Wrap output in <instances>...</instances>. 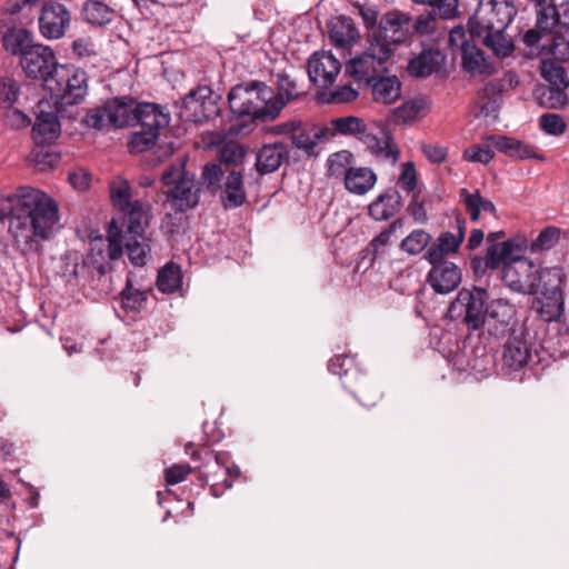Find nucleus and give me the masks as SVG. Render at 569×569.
<instances>
[{
  "label": "nucleus",
  "instance_id": "nucleus-1",
  "mask_svg": "<svg viewBox=\"0 0 569 569\" xmlns=\"http://www.w3.org/2000/svg\"><path fill=\"white\" fill-rule=\"evenodd\" d=\"M0 220L8 222V232L17 246H32L49 240L59 229V208L46 192L19 187L0 200Z\"/></svg>",
  "mask_w": 569,
  "mask_h": 569
},
{
  "label": "nucleus",
  "instance_id": "nucleus-2",
  "mask_svg": "<svg viewBox=\"0 0 569 569\" xmlns=\"http://www.w3.org/2000/svg\"><path fill=\"white\" fill-rule=\"evenodd\" d=\"M517 14L512 0H480L475 13L469 18L468 28L472 37L501 58L510 56L515 49L507 28Z\"/></svg>",
  "mask_w": 569,
  "mask_h": 569
},
{
  "label": "nucleus",
  "instance_id": "nucleus-3",
  "mask_svg": "<svg viewBox=\"0 0 569 569\" xmlns=\"http://www.w3.org/2000/svg\"><path fill=\"white\" fill-rule=\"evenodd\" d=\"M274 91L260 81L237 84L228 94L231 112L238 118L273 120L281 112V102H272Z\"/></svg>",
  "mask_w": 569,
  "mask_h": 569
},
{
  "label": "nucleus",
  "instance_id": "nucleus-4",
  "mask_svg": "<svg viewBox=\"0 0 569 569\" xmlns=\"http://www.w3.org/2000/svg\"><path fill=\"white\" fill-rule=\"evenodd\" d=\"M201 178L210 191L218 193L226 210L241 207L247 201L243 174L237 170H223L221 163H208Z\"/></svg>",
  "mask_w": 569,
  "mask_h": 569
},
{
  "label": "nucleus",
  "instance_id": "nucleus-5",
  "mask_svg": "<svg viewBox=\"0 0 569 569\" xmlns=\"http://www.w3.org/2000/svg\"><path fill=\"white\" fill-rule=\"evenodd\" d=\"M121 211L128 218L127 232L123 234L116 219H112L107 231L108 249H144V247H149L144 243V229L149 223V213L141 201H132L126 210Z\"/></svg>",
  "mask_w": 569,
  "mask_h": 569
},
{
  "label": "nucleus",
  "instance_id": "nucleus-6",
  "mask_svg": "<svg viewBox=\"0 0 569 569\" xmlns=\"http://www.w3.org/2000/svg\"><path fill=\"white\" fill-rule=\"evenodd\" d=\"M392 50L380 41H369V46L360 53L350 58L345 64V74L352 78L359 86H369L376 78L385 74Z\"/></svg>",
  "mask_w": 569,
  "mask_h": 569
},
{
  "label": "nucleus",
  "instance_id": "nucleus-7",
  "mask_svg": "<svg viewBox=\"0 0 569 569\" xmlns=\"http://www.w3.org/2000/svg\"><path fill=\"white\" fill-rule=\"evenodd\" d=\"M184 160L172 163L161 176L164 193L171 207L184 211L199 202L200 188L193 174L184 170Z\"/></svg>",
  "mask_w": 569,
  "mask_h": 569
},
{
  "label": "nucleus",
  "instance_id": "nucleus-8",
  "mask_svg": "<svg viewBox=\"0 0 569 569\" xmlns=\"http://www.w3.org/2000/svg\"><path fill=\"white\" fill-rule=\"evenodd\" d=\"M46 89L56 102L79 103L88 91L87 73L72 64H58L56 71L46 80Z\"/></svg>",
  "mask_w": 569,
  "mask_h": 569
},
{
  "label": "nucleus",
  "instance_id": "nucleus-9",
  "mask_svg": "<svg viewBox=\"0 0 569 569\" xmlns=\"http://www.w3.org/2000/svg\"><path fill=\"white\" fill-rule=\"evenodd\" d=\"M348 358L346 356H336L330 359L328 369L333 375H338L342 380L343 387L351 392L357 400L365 407H373L382 398L380 388L367 375L356 368H346Z\"/></svg>",
  "mask_w": 569,
  "mask_h": 569
},
{
  "label": "nucleus",
  "instance_id": "nucleus-10",
  "mask_svg": "<svg viewBox=\"0 0 569 569\" xmlns=\"http://www.w3.org/2000/svg\"><path fill=\"white\" fill-rule=\"evenodd\" d=\"M488 299L487 291L481 288L473 290L462 289L450 303L447 316L452 321L465 325L469 331H476L485 327V305Z\"/></svg>",
  "mask_w": 569,
  "mask_h": 569
},
{
  "label": "nucleus",
  "instance_id": "nucleus-11",
  "mask_svg": "<svg viewBox=\"0 0 569 569\" xmlns=\"http://www.w3.org/2000/svg\"><path fill=\"white\" fill-rule=\"evenodd\" d=\"M502 280L508 288L520 293H536L538 268L516 251H500Z\"/></svg>",
  "mask_w": 569,
  "mask_h": 569
},
{
  "label": "nucleus",
  "instance_id": "nucleus-12",
  "mask_svg": "<svg viewBox=\"0 0 569 569\" xmlns=\"http://www.w3.org/2000/svg\"><path fill=\"white\" fill-rule=\"evenodd\" d=\"M239 473L238 468L231 466L229 453L206 449L199 479L209 486L213 497L219 498L227 489L231 488Z\"/></svg>",
  "mask_w": 569,
  "mask_h": 569
},
{
  "label": "nucleus",
  "instance_id": "nucleus-13",
  "mask_svg": "<svg viewBox=\"0 0 569 569\" xmlns=\"http://www.w3.org/2000/svg\"><path fill=\"white\" fill-rule=\"evenodd\" d=\"M458 251H427L425 258L431 264L427 281L435 292L447 295L458 288L462 274L452 260Z\"/></svg>",
  "mask_w": 569,
  "mask_h": 569
},
{
  "label": "nucleus",
  "instance_id": "nucleus-14",
  "mask_svg": "<svg viewBox=\"0 0 569 569\" xmlns=\"http://www.w3.org/2000/svg\"><path fill=\"white\" fill-rule=\"evenodd\" d=\"M450 48L460 50L465 71L471 76H490L495 67L490 59L476 44L466 40L463 28H453L449 33Z\"/></svg>",
  "mask_w": 569,
  "mask_h": 569
},
{
  "label": "nucleus",
  "instance_id": "nucleus-15",
  "mask_svg": "<svg viewBox=\"0 0 569 569\" xmlns=\"http://www.w3.org/2000/svg\"><path fill=\"white\" fill-rule=\"evenodd\" d=\"M20 66L28 78L41 80L46 87V80L53 74L58 62L51 48L36 44L24 52L23 58L20 59Z\"/></svg>",
  "mask_w": 569,
  "mask_h": 569
},
{
  "label": "nucleus",
  "instance_id": "nucleus-16",
  "mask_svg": "<svg viewBox=\"0 0 569 569\" xmlns=\"http://www.w3.org/2000/svg\"><path fill=\"white\" fill-rule=\"evenodd\" d=\"M341 68V62L330 51H316L307 64L310 81L319 88L332 86Z\"/></svg>",
  "mask_w": 569,
  "mask_h": 569
},
{
  "label": "nucleus",
  "instance_id": "nucleus-17",
  "mask_svg": "<svg viewBox=\"0 0 569 569\" xmlns=\"http://www.w3.org/2000/svg\"><path fill=\"white\" fill-rule=\"evenodd\" d=\"M411 17L402 11L392 10L381 17L378 34L373 41L386 43L389 48L391 44L401 43L406 40L409 30Z\"/></svg>",
  "mask_w": 569,
  "mask_h": 569
},
{
  "label": "nucleus",
  "instance_id": "nucleus-18",
  "mask_svg": "<svg viewBox=\"0 0 569 569\" xmlns=\"http://www.w3.org/2000/svg\"><path fill=\"white\" fill-rule=\"evenodd\" d=\"M70 23V13L68 9L58 2L47 3L39 18V28L43 37L48 39H59L64 33Z\"/></svg>",
  "mask_w": 569,
  "mask_h": 569
},
{
  "label": "nucleus",
  "instance_id": "nucleus-19",
  "mask_svg": "<svg viewBox=\"0 0 569 569\" xmlns=\"http://www.w3.org/2000/svg\"><path fill=\"white\" fill-rule=\"evenodd\" d=\"M50 108L49 102L39 101L37 104L36 122L32 127V137L37 144L53 142L60 134V122L57 113Z\"/></svg>",
  "mask_w": 569,
  "mask_h": 569
},
{
  "label": "nucleus",
  "instance_id": "nucleus-20",
  "mask_svg": "<svg viewBox=\"0 0 569 569\" xmlns=\"http://www.w3.org/2000/svg\"><path fill=\"white\" fill-rule=\"evenodd\" d=\"M365 149L378 159L396 163L400 151L390 131L380 130L378 133L367 132L360 138Z\"/></svg>",
  "mask_w": 569,
  "mask_h": 569
},
{
  "label": "nucleus",
  "instance_id": "nucleus-21",
  "mask_svg": "<svg viewBox=\"0 0 569 569\" xmlns=\"http://www.w3.org/2000/svg\"><path fill=\"white\" fill-rule=\"evenodd\" d=\"M531 357V348L526 340L522 330H512L505 343L502 362L510 370L517 371L523 368Z\"/></svg>",
  "mask_w": 569,
  "mask_h": 569
},
{
  "label": "nucleus",
  "instance_id": "nucleus-22",
  "mask_svg": "<svg viewBox=\"0 0 569 569\" xmlns=\"http://www.w3.org/2000/svg\"><path fill=\"white\" fill-rule=\"evenodd\" d=\"M170 123V113L164 107L159 104L143 102L136 106L134 126L160 134V130L167 128Z\"/></svg>",
  "mask_w": 569,
  "mask_h": 569
},
{
  "label": "nucleus",
  "instance_id": "nucleus-23",
  "mask_svg": "<svg viewBox=\"0 0 569 569\" xmlns=\"http://www.w3.org/2000/svg\"><path fill=\"white\" fill-rule=\"evenodd\" d=\"M431 109V100L416 96L391 110L390 120L396 124H407L423 119Z\"/></svg>",
  "mask_w": 569,
  "mask_h": 569
},
{
  "label": "nucleus",
  "instance_id": "nucleus-24",
  "mask_svg": "<svg viewBox=\"0 0 569 569\" xmlns=\"http://www.w3.org/2000/svg\"><path fill=\"white\" fill-rule=\"evenodd\" d=\"M516 315L515 307L502 300H493L486 310V323L490 335L499 336L503 335Z\"/></svg>",
  "mask_w": 569,
  "mask_h": 569
},
{
  "label": "nucleus",
  "instance_id": "nucleus-25",
  "mask_svg": "<svg viewBox=\"0 0 569 569\" xmlns=\"http://www.w3.org/2000/svg\"><path fill=\"white\" fill-rule=\"evenodd\" d=\"M289 150L283 142L263 144L256 156V169L260 174L277 171L288 157Z\"/></svg>",
  "mask_w": 569,
  "mask_h": 569
},
{
  "label": "nucleus",
  "instance_id": "nucleus-26",
  "mask_svg": "<svg viewBox=\"0 0 569 569\" xmlns=\"http://www.w3.org/2000/svg\"><path fill=\"white\" fill-rule=\"evenodd\" d=\"M445 61L446 57L439 50H425L410 59L407 71L412 77L426 78L439 72Z\"/></svg>",
  "mask_w": 569,
  "mask_h": 569
},
{
  "label": "nucleus",
  "instance_id": "nucleus-27",
  "mask_svg": "<svg viewBox=\"0 0 569 569\" xmlns=\"http://www.w3.org/2000/svg\"><path fill=\"white\" fill-rule=\"evenodd\" d=\"M359 36V30L351 18L339 16L331 20L329 37L335 47L349 48L356 43Z\"/></svg>",
  "mask_w": 569,
  "mask_h": 569
},
{
  "label": "nucleus",
  "instance_id": "nucleus-28",
  "mask_svg": "<svg viewBox=\"0 0 569 569\" xmlns=\"http://www.w3.org/2000/svg\"><path fill=\"white\" fill-rule=\"evenodd\" d=\"M369 86L372 99L377 103L391 104L401 96V82L396 76L381 74Z\"/></svg>",
  "mask_w": 569,
  "mask_h": 569
},
{
  "label": "nucleus",
  "instance_id": "nucleus-29",
  "mask_svg": "<svg viewBox=\"0 0 569 569\" xmlns=\"http://www.w3.org/2000/svg\"><path fill=\"white\" fill-rule=\"evenodd\" d=\"M377 183V174L368 167H355L349 169L345 187L353 194L363 196Z\"/></svg>",
  "mask_w": 569,
  "mask_h": 569
},
{
  "label": "nucleus",
  "instance_id": "nucleus-30",
  "mask_svg": "<svg viewBox=\"0 0 569 569\" xmlns=\"http://www.w3.org/2000/svg\"><path fill=\"white\" fill-rule=\"evenodd\" d=\"M401 207V196L395 189H388L370 203L369 214L378 221L387 220L395 216Z\"/></svg>",
  "mask_w": 569,
  "mask_h": 569
},
{
  "label": "nucleus",
  "instance_id": "nucleus-31",
  "mask_svg": "<svg viewBox=\"0 0 569 569\" xmlns=\"http://www.w3.org/2000/svg\"><path fill=\"white\" fill-rule=\"evenodd\" d=\"M136 103L132 99L120 100L114 99L107 102L109 111V121L113 128H123L134 126L136 121Z\"/></svg>",
  "mask_w": 569,
  "mask_h": 569
},
{
  "label": "nucleus",
  "instance_id": "nucleus-32",
  "mask_svg": "<svg viewBox=\"0 0 569 569\" xmlns=\"http://www.w3.org/2000/svg\"><path fill=\"white\" fill-rule=\"evenodd\" d=\"M183 274L179 264L170 261L158 271L156 286L161 293L172 295L182 289Z\"/></svg>",
  "mask_w": 569,
  "mask_h": 569
},
{
  "label": "nucleus",
  "instance_id": "nucleus-33",
  "mask_svg": "<svg viewBox=\"0 0 569 569\" xmlns=\"http://www.w3.org/2000/svg\"><path fill=\"white\" fill-rule=\"evenodd\" d=\"M493 148L501 153L517 159L535 158V150L527 143L506 136H492L489 138Z\"/></svg>",
  "mask_w": 569,
  "mask_h": 569
},
{
  "label": "nucleus",
  "instance_id": "nucleus-34",
  "mask_svg": "<svg viewBox=\"0 0 569 569\" xmlns=\"http://www.w3.org/2000/svg\"><path fill=\"white\" fill-rule=\"evenodd\" d=\"M123 251H89L83 260V269L103 276L111 271V261L122 257Z\"/></svg>",
  "mask_w": 569,
  "mask_h": 569
},
{
  "label": "nucleus",
  "instance_id": "nucleus-35",
  "mask_svg": "<svg viewBox=\"0 0 569 569\" xmlns=\"http://www.w3.org/2000/svg\"><path fill=\"white\" fill-rule=\"evenodd\" d=\"M565 272L560 267L538 269L536 292L562 293Z\"/></svg>",
  "mask_w": 569,
  "mask_h": 569
},
{
  "label": "nucleus",
  "instance_id": "nucleus-36",
  "mask_svg": "<svg viewBox=\"0 0 569 569\" xmlns=\"http://www.w3.org/2000/svg\"><path fill=\"white\" fill-rule=\"evenodd\" d=\"M36 44L32 41V33L26 29H14L8 31L3 37L4 49L14 54L23 58L24 52Z\"/></svg>",
  "mask_w": 569,
  "mask_h": 569
},
{
  "label": "nucleus",
  "instance_id": "nucleus-37",
  "mask_svg": "<svg viewBox=\"0 0 569 569\" xmlns=\"http://www.w3.org/2000/svg\"><path fill=\"white\" fill-rule=\"evenodd\" d=\"M198 97L201 100V109L194 116L196 123H201L209 119L216 118L220 113V97L207 86L198 87Z\"/></svg>",
  "mask_w": 569,
  "mask_h": 569
},
{
  "label": "nucleus",
  "instance_id": "nucleus-38",
  "mask_svg": "<svg viewBox=\"0 0 569 569\" xmlns=\"http://www.w3.org/2000/svg\"><path fill=\"white\" fill-rule=\"evenodd\" d=\"M540 293L541 297L538 299V312L540 317L547 322L559 320L563 312L562 293Z\"/></svg>",
  "mask_w": 569,
  "mask_h": 569
},
{
  "label": "nucleus",
  "instance_id": "nucleus-39",
  "mask_svg": "<svg viewBox=\"0 0 569 569\" xmlns=\"http://www.w3.org/2000/svg\"><path fill=\"white\" fill-rule=\"evenodd\" d=\"M84 20L93 26H104L112 21L114 11L98 0H88L82 8Z\"/></svg>",
  "mask_w": 569,
  "mask_h": 569
},
{
  "label": "nucleus",
  "instance_id": "nucleus-40",
  "mask_svg": "<svg viewBox=\"0 0 569 569\" xmlns=\"http://www.w3.org/2000/svg\"><path fill=\"white\" fill-rule=\"evenodd\" d=\"M540 73L541 77L557 91H563L569 87V80L563 67L555 60H542Z\"/></svg>",
  "mask_w": 569,
  "mask_h": 569
},
{
  "label": "nucleus",
  "instance_id": "nucleus-41",
  "mask_svg": "<svg viewBox=\"0 0 569 569\" xmlns=\"http://www.w3.org/2000/svg\"><path fill=\"white\" fill-rule=\"evenodd\" d=\"M460 198L463 201L467 211L470 213L471 220L473 221L479 219L481 211L489 213L496 212L495 204L490 200L482 198L478 190L473 193H470L467 189H462L460 191Z\"/></svg>",
  "mask_w": 569,
  "mask_h": 569
},
{
  "label": "nucleus",
  "instance_id": "nucleus-42",
  "mask_svg": "<svg viewBox=\"0 0 569 569\" xmlns=\"http://www.w3.org/2000/svg\"><path fill=\"white\" fill-rule=\"evenodd\" d=\"M551 17L542 13L537 20V26L541 30H550L555 26H559L569 31V1L560 3L558 7H550Z\"/></svg>",
  "mask_w": 569,
  "mask_h": 569
},
{
  "label": "nucleus",
  "instance_id": "nucleus-43",
  "mask_svg": "<svg viewBox=\"0 0 569 569\" xmlns=\"http://www.w3.org/2000/svg\"><path fill=\"white\" fill-rule=\"evenodd\" d=\"M300 94L296 81L287 73H277V94L272 102H281V110Z\"/></svg>",
  "mask_w": 569,
  "mask_h": 569
},
{
  "label": "nucleus",
  "instance_id": "nucleus-44",
  "mask_svg": "<svg viewBox=\"0 0 569 569\" xmlns=\"http://www.w3.org/2000/svg\"><path fill=\"white\" fill-rule=\"evenodd\" d=\"M417 6H423L431 9V13L443 20H450L457 17L459 0H410Z\"/></svg>",
  "mask_w": 569,
  "mask_h": 569
},
{
  "label": "nucleus",
  "instance_id": "nucleus-45",
  "mask_svg": "<svg viewBox=\"0 0 569 569\" xmlns=\"http://www.w3.org/2000/svg\"><path fill=\"white\" fill-rule=\"evenodd\" d=\"M120 296L122 308L132 311L139 310L148 299V292L134 288L130 278H127L126 287L122 289Z\"/></svg>",
  "mask_w": 569,
  "mask_h": 569
},
{
  "label": "nucleus",
  "instance_id": "nucleus-46",
  "mask_svg": "<svg viewBox=\"0 0 569 569\" xmlns=\"http://www.w3.org/2000/svg\"><path fill=\"white\" fill-rule=\"evenodd\" d=\"M331 124L338 133L357 136L359 140L368 132L363 120L353 116L336 118L331 121Z\"/></svg>",
  "mask_w": 569,
  "mask_h": 569
},
{
  "label": "nucleus",
  "instance_id": "nucleus-47",
  "mask_svg": "<svg viewBox=\"0 0 569 569\" xmlns=\"http://www.w3.org/2000/svg\"><path fill=\"white\" fill-rule=\"evenodd\" d=\"M159 134L139 128L129 136L128 150L130 153H142L156 144Z\"/></svg>",
  "mask_w": 569,
  "mask_h": 569
},
{
  "label": "nucleus",
  "instance_id": "nucleus-48",
  "mask_svg": "<svg viewBox=\"0 0 569 569\" xmlns=\"http://www.w3.org/2000/svg\"><path fill=\"white\" fill-rule=\"evenodd\" d=\"M353 161V156L348 150H341L328 158V172L329 176L335 178H343L346 180V176L351 169V163Z\"/></svg>",
  "mask_w": 569,
  "mask_h": 569
},
{
  "label": "nucleus",
  "instance_id": "nucleus-49",
  "mask_svg": "<svg viewBox=\"0 0 569 569\" xmlns=\"http://www.w3.org/2000/svg\"><path fill=\"white\" fill-rule=\"evenodd\" d=\"M178 116L182 121L196 123V114L201 109V100L198 97V87L190 90L180 102L177 103Z\"/></svg>",
  "mask_w": 569,
  "mask_h": 569
},
{
  "label": "nucleus",
  "instance_id": "nucleus-50",
  "mask_svg": "<svg viewBox=\"0 0 569 569\" xmlns=\"http://www.w3.org/2000/svg\"><path fill=\"white\" fill-rule=\"evenodd\" d=\"M321 137H323V132L321 130H317L311 133L302 126V122L300 121L298 129L295 130L291 136V141L295 148L303 150L307 153H311Z\"/></svg>",
  "mask_w": 569,
  "mask_h": 569
},
{
  "label": "nucleus",
  "instance_id": "nucleus-51",
  "mask_svg": "<svg viewBox=\"0 0 569 569\" xmlns=\"http://www.w3.org/2000/svg\"><path fill=\"white\" fill-rule=\"evenodd\" d=\"M110 197L114 207L119 210H126V208L132 203L131 189L127 180L116 179L110 184Z\"/></svg>",
  "mask_w": 569,
  "mask_h": 569
},
{
  "label": "nucleus",
  "instance_id": "nucleus-52",
  "mask_svg": "<svg viewBox=\"0 0 569 569\" xmlns=\"http://www.w3.org/2000/svg\"><path fill=\"white\" fill-rule=\"evenodd\" d=\"M456 223L457 232H442L435 249H459L466 234V221L458 217Z\"/></svg>",
  "mask_w": 569,
  "mask_h": 569
},
{
  "label": "nucleus",
  "instance_id": "nucleus-53",
  "mask_svg": "<svg viewBox=\"0 0 569 569\" xmlns=\"http://www.w3.org/2000/svg\"><path fill=\"white\" fill-rule=\"evenodd\" d=\"M20 96V87L13 78L0 79V108L7 109L12 107Z\"/></svg>",
  "mask_w": 569,
  "mask_h": 569
},
{
  "label": "nucleus",
  "instance_id": "nucleus-54",
  "mask_svg": "<svg viewBox=\"0 0 569 569\" xmlns=\"http://www.w3.org/2000/svg\"><path fill=\"white\" fill-rule=\"evenodd\" d=\"M562 230L555 226H548L540 231L529 249H550L558 244Z\"/></svg>",
  "mask_w": 569,
  "mask_h": 569
},
{
  "label": "nucleus",
  "instance_id": "nucleus-55",
  "mask_svg": "<svg viewBox=\"0 0 569 569\" xmlns=\"http://www.w3.org/2000/svg\"><path fill=\"white\" fill-rule=\"evenodd\" d=\"M84 124L91 129L103 130L112 127L109 121V111L107 103L89 110L83 120Z\"/></svg>",
  "mask_w": 569,
  "mask_h": 569
},
{
  "label": "nucleus",
  "instance_id": "nucleus-56",
  "mask_svg": "<svg viewBox=\"0 0 569 569\" xmlns=\"http://www.w3.org/2000/svg\"><path fill=\"white\" fill-rule=\"evenodd\" d=\"M541 130L550 136H560L567 129L563 118L557 113H543L539 119Z\"/></svg>",
  "mask_w": 569,
  "mask_h": 569
},
{
  "label": "nucleus",
  "instance_id": "nucleus-57",
  "mask_svg": "<svg viewBox=\"0 0 569 569\" xmlns=\"http://www.w3.org/2000/svg\"><path fill=\"white\" fill-rule=\"evenodd\" d=\"M359 92L349 84L340 86L330 91L327 96H322V100L328 103H347L355 101Z\"/></svg>",
  "mask_w": 569,
  "mask_h": 569
},
{
  "label": "nucleus",
  "instance_id": "nucleus-58",
  "mask_svg": "<svg viewBox=\"0 0 569 569\" xmlns=\"http://www.w3.org/2000/svg\"><path fill=\"white\" fill-rule=\"evenodd\" d=\"M493 151L490 146L478 144L463 151V159L468 162H479L487 164L493 158Z\"/></svg>",
  "mask_w": 569,
  "mask_h": 569
},
{
  "label": "nucleus",
  "instance_id": "nucleus-59",
  "mask_svg": "<svg viewBox=\"0 0 569 569\" xmlns=\"http://www.w3.org/2000/svg\"><path fill=\"white\" fill-rule=\"evenodd\" d=\"M398 183L408 193L415 191L417 187V171L413 162L409 161L401 164Z\"/></svg>",
  "mask_w": 569,
  "mask_h": 569
},
{
  "label": "nucleus",
  "instance_id": "nucleus-60",
  "mask_svg": "<svg viewBox=\"0 0 569 569\" xmlns=\"http://www.w3.org/2000/svg\"><path fill=\"white\" fill-rule=\"evenodd\" d=\"M500 251H487L485 258H473L472 268L476 273H483L488 269L495 270L500 268Z\"/></svg>",
  "mask_w": 569,
  "mask_h": 569
},
{
  "label": "nucleus",
  "instance_id": "nucleus-61",
  "mask_svg": "<svg viewBox=\"0 0 569 569\" xmlns=\"http://www.w3.org/2000/svg\"><path fill=\"white\" fill-rule=\"evenodd\" d=\"M191 472L189 463H174L164 470V479L168 485L174 486L184 481Z\"/></svg>",
  "mask_w": 569,
  "mask_h": 569
},
{
  "label": "nucleus",
  "instance_id": "nucleus-62",
  "mask_svg": "<svg viewBox=\"0 0 569 569\" xmlns=\"http://www.w3.org/2000/svg\"><path fill=\"white\" fill-rule=\"evenodd\" d=\"M431 237L423 230H413L401 241L400 249H427Z\"/></svg>",
  "mask_w": 569,
  "mask_h": 569
},
{
  "label": "nucleus",
  "instance_id": "nucleus-63",
  "mask_svg": "<svg viewBox=\"0 0 569 569\" xmlns=\"http://www.w3.org/2000/svg\"><path fill=\"white\" fill-rule=\"evenodd\" d=\"M246 149L240 144H227L220 152V161L222 164H238L246 157Z\"/></svg>",
  "mask_w": 569,
  "mask_h": 569
},
{
  "label": "nucleus",
  "instance_id": "nucleus-64",
  "mask_svg": "<svg viewBox=\"0 0 569 569\" xmlns=\"http://www.w3.org/2000/svg\"><path fill=\"white\" fill-rule=\"evenodd\" d=\"M550 52L557 60H569V37L553 34L551 38Z\"/></svg>",
  "mask_w": 569,
  "mask_h": 569
}]
</instances>
